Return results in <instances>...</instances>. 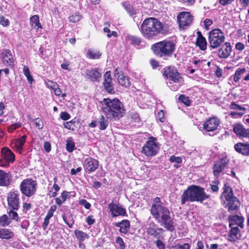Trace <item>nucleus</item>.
I'll return each instance as SVG.
<instances>
[{
    "instance_id": "obj_16",
    "label": "nucleus",
    "mask_w": 249,
    "mask_h": 249,
    "mask_svg": "<svg viewBox=\"0 0 249 249\" xmlns=\"http://www.w3.org/2000/svg\"><path fill=\"white\" fill-rule=\"evenodd\" d=\"M230 109L231 111L229 116L233 118H241L245 113L246 108L236 104L235 102H232L230 105Z\"/></svg>"
},
{
    "instance_id": "obj_55",
    "label": "nucleus",
    "mask_w": 249,
    "mask_h": 249,
    "mask_svg": "<svg viewBox=\"0 0 249 249\" xmlns=\"http://www.w3.org/2000/svg\"><path fill=\"white\" fill-rule=\"evenodd\" d=\"M34 121H35V124H36V126L39 130H41L42 129L43 127V123L42 121V120L39 118H36L34 120Z\"/></svg>"
},
{
    "instance_id": "obj_48",
    "label": "nucleus",
    "mask_w": 249,
    "mask_h": 249,
    "mask_svg": "<svg viewBox=\"0 0 249 249\" xmlns=\"http://www.w3.org/2000/svg\"><path fill=\"white\" fill-rule=\"evenodd\" d=\"M87 55L90 59H98L101 55V53L99 52H94L90 50H89L87 52Z\"/></svg>"
},
{
    "instance_id": "obj_46",
    "label": "nucleus",
    "mask_w": 249,
    "mask_h": 249,
    "mask_svg": "<svg viewBox=\"0 0 249 249\" xmlns=\"http://www.w3.org/2000/svg\"><path fill=\"white\" fill-rule=\"evenodd\" d=\"M76 121L74 119H72L70 121L64 123V126L67 129L74 131L76 126L75 125Z\"/></svg>"
},
{
    "instance_id": "obj_29",
    "label": "nucleus",
    "mask_w": 249,
    "mask_h": 249,
    "mask_svg": "<svg viewBox=\"0 0 249 249\" xmlns=\"http://www.w3.org/2000/svg\"><path fill=\"white\" fill-rule=\"evenodd\" d=\"M180 201L181 205H184L187 202H194L189 186L183 191L180 196Z\"/></svg>"
},
{
    "instance_id": "obj_49",
    "label": "nucleus",
    "mask_w": 249,
    "mask_h": 249,
    "mask_svg": "<svg viewBox=\"0 0 249 249\" xmlns=\"http://www.w3.org/2000/svg\"><path fill=\"white\" fill-rule=\"evenodd\" d=\"M179 101L183 103L187 107H189L191 104V100L189 99L188 97L185 96L183 94H181L178 97Z\"/></svg>"
},
{
    "instance_id": "obj_21",
    "label": "nucleus",
    "mask_w": 249,
    "mask_h": 249,
    "mask_svg": "<svg viewBox=\"0 0 249 249\" xmlns=\"http://www.w3.org/2000/svg\"><path fill=\"white\" fill-rule=\"evenodd\" d=\"M223 43V45L222 44L218 48V56L220 58L226 59L231 55L232 47L231 43L229 42H226Z\"/></svg>"
},
{
    "instance_id": "obj_1",
    "label": "nucleus",
    "mask_w": 249,
    "mask_h": 249,
    "mask_svg": "<svg viewBox=\"0 0 249 249\" xmlns=\"http://www.w3.org/2000/svg\"><path fill=\"white\" fill-rule=\"evenodd\" d=\"M150 213L166 231L173 232L175 230L174 218L171 215L169 209L164 206L159 197L154 198Z\"/></svg>"
},
{
    "instance_id": "obj_19",
    "label": "nucleus",
    "mask_w": 249,
    "mask_h": 249,
    "mask_svg": "<svg viewBox=\"0 0 249 249\" xmlns=\"http://www.w3.org/2000/svg\"><path fill=\"white\" fill-rule=\"evenodd\" d=\"M0 55L3 64L10 68L13 69L14 68V60L12 53L10 50L6 49L4 50Z\"/></svg>"
},
{
    "instance_id": "obj_36",
    "label": "nucleus",
    "mask_w": 249,
    "mask_h": 249,
    "mask_svg": "<svg viewBox=\"0 0 249 249\" xmlns=\"http://www.w3.org/2000/svg\"><path fill=\"white\" fill-rule=\"evenodd\" d=\"M126 40L131 45L136 47L140 45L142 41V39L135 35H128L126 36Z\"/></svg>"
},
{
    "instance_id": "obj_3",
    "label": "nucleus",
    "mask_w": 249,
    "mask_h": 249,
    "mask_svg": "<svg viewBox=\"0 0 249 249\" xmlns=\"http://www.w3.org/2000/svg\"><path fill=\"white\" fill-rule=\"evenodd\" d=\"M140 31L144 38L150 40L159 34H167L169 29L167 25L163 24L157 18H148L143 21Z\"/></svg>"
},
{
    "instance_id": "obj_45",
    "label": "nucleus",
    "mask_w": 249,
    "mask_h": 249,
    "mask_svg": "<svg viewBox=\"0 0 249 249\" xmlns=\"http://www.w3.org/2000/svg\"><path fill=\"white\" fill-rule=\"evenodd\" d=\"M11 221L6 214H3L0 216V226L3 227H5L8 226Z\"/></svg>"
},
{
    "instance_id": "obj_42",
    "label": "nucleus",
    "mask_w": 249,
    "mask_h": 249,
    "mask_svg": "<svg viewBox=\"0 0 249 249\" xmlns=\"http://www.w3.org/2000/svg\"><path fill=\"white\" fill-rule=\"evenodd\" d=\"M122 5L129 14L130 15H134L136 14V12L135 9L134 8L133 6L129 3L128 1L123 2L122 3Z\"/></svg>"
},
{
    "instance_id": "obj_52",
    "label": "nucleus",
    "mask_w": 249,
    "mask_h": 249,
    "mask_svg": "<svg viewBox=\"0 0 249 249\" xmlns=\"http://www.w3.org/2000/svg\"><path fill=\"white\" fill-rule=\"evenodd\" d=\"M129 117L132 121L135 122H140L141 121L139 114L136 112H131L130 113Z\"/></svg>"
},
{
    "instance_id": "obj_26",
    "label": "nucleus",
    "mask_w": 249,
    "mask_h": 249,
    "mask_svg": "<svg viewBox=\"0 0 249 249\" xmlns=\"http://www.w3.org/2000/svg\"><path fill=\"white\" fill-rule=\"evenodd\" d=\"M114 226L119 227V230L121 234L126 235L128 233L130 229V223L127 219L122 220L121 222H118L114 224Z\"/></svg>"
},
{
    "instance_id": "obj_62",
    "label": "nucleus",
    "mask_w": 249,
    "mask_h": 249,
    "mask_svg": "<svg viewBox=\"0 0 249 249\" xmlns=\"http://www.w3.org/2000/svg\"><path fill=\"white\" fill-rule=\"evenodd\" d=\"M53 92L54 94L57 96H59L61 95L62 97L63 98L65 97L66 96V93H62V91L61 89L59 88V86H58L55 89H54Z\"/></svg>"
},
{
    "instance_id": "obj_34",
    "label": "nucleus",
    "mask_w": 249,
    "mask_h": 249,
    "mask_svg": "<svg viewBox=\"0 0 249 249\" xmlns=\"http://www.w3.org/2000/svg\"><path fill=\"white\" fill-rule=\"evenodd\" d=\"M223 189V192L222 193V196H223L226 201L230 200L231 199L235 197L233 195L232 188L228 183L224 184Z\"/></svg>"
},
{
    "instance_id": "obj_41",
    "label": "nucleus",
    "mask_w": 249,
    "mask_h": 249,
    "mask_svg": "<svg viewBox=\"0 0 249 249\" xmlns=\"http://www.w3.org/2000/svg\"><path fill=\"white\" fill-rule=\"evenodd\" d=\"M19 209V208H16L15 209H12L11 208H8L9 210L7 213L9 215V217L11 219L14 220L17 222H18L19 220V218L18 213L17 211Z\"/></svg>"
},
{
    "instance_id": "obj_10",
    "label": "nucleus",
    "mask_w": 249,
    "mask_h": 249,
    "mask_svg": "<svg viewBox=\"0 0 249 249\" xmlns=\"http://www.w3.org/2000/svg\"><path fill=\"white\" fill-rule=\"evenodd\" d=\"M15 160V155L7 147H3L1 149L0 156V166L7 167L10 163H13Z\"/></svg>"
},
{
    "instance_id": "obj_14",
    "label": "nucleus",
    "mask_w": 249,
    "mask_h": 249,
    "mask_svg": "<svg viewBox=\"0 0 249 249\" xmlns=\"http://www.w3.org/2000/svg\"><path fill=\"white\" fill-rule=\"evenodd\" d=\"M179 27L185 29L189 26L193 22V17L190 12H182L177 16Z\"/></svg>"
},
{
    "instance_id": "obj_17",
    "label": "nucleus",
    "mask_w": 249,
    "mask_h": 249,
    "mask_svg": "<svg viewBox=\"0 0 249 249\" xmlns=\"http://www.w3.org/2000/svg\"><path fill=\"white\" fill-rule=\"evenodd\" d=\"M220 121L216 117H212L207 120L203 124V128L206 132L213 131L217 129Z\"/></svg>"
},
{
    "instance_id": "obj_25",
    "label": "nucleus",
    "mask_w": 249,
    "mask_h": 249,
    "mask_svg": "<svg viewBox=\"0 0 249 249\" xmlns=\"http://www.w3.org/2000/svg\"><path fill=\"white\" fill-rule=\"evenodd\" d=\"M115 74L117 76L118 81L121 85L126 88L130 86V82L129 78L124 76L118 67L116 68L115 70Z\"/></svg>"
},
{
    "instance_id": "obj_59",
    "label": "nucleus",
    "mask_w": 249,
    "mask_h": 249,
    "mask_svg": "<svg viewBox=\"0 0 249 249\" xmlns=\"http://www.w3.org/2000/svg\"><path fill=\"white\" fill-rule=\"evenodd\" d=\"M0 24L5 27L8 26L9 25V21L4 16H1L0 17Z\"/></svg>"
},
{
    "instance_id": "obj_40",
    "label": "nucleus",
    "mask_w": 249,
    "mask_h": 249,
    "mask_svg": "<svg viewBox=\"0 0 249 249\" xmlns=\"http://www.w3.org/2000/svg\"><path fill=\"white\" fill-rule=\"evenodd\" d=\"M74 235L79 242L84 241L86 239L89 238V235L82 231L76 230L74 231Z\"/></svg>"
},
{
    "instance_id": "obj_38",
    "label": "nucleus",
    "mask_w": 249,
    "mask_h": 249,
    "mask_svg": "<svg viewBox=\"0 0 249 249\" xmlns=\"http://www.w3.org/2000/svg\"><path fill=\"white\" fill-rule=\"evenodd\" d=\"M30 25L32 28L36 29L38 31L39 29H42V27L39 22V16L37 15H34L30 18Z\"/></svg>"
},
{
    "instance_id": "obj_4",
    "label": "nucleus",
    "mask_w": 249,
    "mask_h": 249,
    "mask_svg": "<svg viewBox=\"0 0 249 249\" xmlns=\"http://www.w3.org/2000/svg\"><path fill=\"white\" fill-rule=\"evenodd\" d=\"M176 48V43L173 40L164 39L152 44L151 50L158 58L168 60L172 57Z\"/></svg>"
},
{
    "instance_id": "obj_61",
    "label": "nucleus",
    "mask_w": 249,
    "mask_h": 249,
    "mask_svg": "<svg viewBox=\"0 0 249 249\" xmlns=\"http://www.w3.org/2000/svg\"><path fill=\"white\" fill-rule=\"evenodd\" d=\"M170 160L172 162H175L177 163H180L182 162V159L180 157H176L172 155L170 158Z\"/></svg>"
},
{
    "instance_id": "obj_47",
    "label": "nucleus",
    "mask_w": 249,
    "mask_h": 249,
    "mask_svg": "<svg viewBox=\"0 0 249 249\" xmlns=\"http://www.w3.org/2000/svg\"><path fill=\"white\" fill-rule=\"evenodd\" d=\"M66 148L69 152H72L75 149V143L73 142L71 137L68 139L66 141Z\"/></svg>"
},
{
    "instance_id": "obj_8",
    "label": "nucleus",
    "mask_w": 249,
    "mask_h": 249,
    "mask_svg": "<svg viewBox=\"0 0 249 249\" xmlns=\"http://www.w3.org/2000/svg\"><path fill=\"white\" fill-rule=\"evenodd\" d=\"M157 139L152 136L149 137L142 146L141 153L148 157H154L159 152V147L156 142Z\"/></svg>"
},
{
    "instance_id": "obj_63",
    "label": "nucleus",
    "mask_w": 249,
    "mask_h": 249,
    "mask_svg": "<svg viewBox=\"0 0 249 249\" xmlns=\"http://www.w3.org/2000/svg\"><path fill=\"white\" fill-rule=\"evenodd\" d=\"M79 203L80 204L84 206L86 209H89L91 207L90 204L85 199H81L79 201Z\"/></svg>"
},
{
    "instance_id": "obj_20",
    "label": "nucleus",
    "mask_w": 249,
    "mask_h": 249,
    "mask_svg": "<svg viewBox=\"0 0 249 249\" xmlns=\"http://www.w3.org/2000/svg\"><path fill=\"white\" fill-rule=\"evenodd\" d=\"M103 85L105 89L108 93L113 94L115 92L110 71H107L104 74V80Z\"/></svg>"
},
{
    "instance_id": "obj_56",
    "label": "nucleus",
    "mask_w": 249,
    "mask_h": 249,
    "mask_svg": "<svg viewBox=\"0 0 249 249\" xmlns=\"http://www.w3.org/2000/svg\"><path fill=\"white\" fill-rule=\"evenodd\" d=\"M116 243L119 245L120 249H125V245L124 242L123 238L121 237L118 236L116 239Z\"/></svg>"
},
{
    "instance_id": "obj_15",
    "label": "nucleus",
    "mask_w": 249,
    "mask_h": 249,
    "mask_svg": "<svg viewBox=\"0 0 249 249\" xmlns=\"http://www.w3.org/2000/svg\"><path fill=\"white\" fill-rule=\"evenodd\" d=\"M99 161L91 157H89L84 160L83 168L86 172L90 173L96 170L99 166Z\"/></svg>"
},
{
    "instance_id": "obj_28",
    "label": "nucleus",
    "mask_w": 249,
    "mask_h": 249,
    "mask_svg": "<svg viewBox=\"0 0 249 249\" xmlns=\"http://www.w3.org/2000/svg\"><path fill=\"white\" fill-rule=\"evenodd\" d=\"M197 38L195 44L201 51H205L207 47V42L204 36H203L200 31L196 32Z\"/></svg>"
},
{
    "instance_id": "obj_50",
    "label": "nucleus",
    "mask_w": 249,
    "mask_h": 249,
    "mask_svg": "<svg viewBox=\"0 0 249 249\" xmlns=\"http://www.w3.org/2000/svg\"><path fill=\"white\" fill-rule=\"evenodd\" d=\"M53 188L54 190L53 192H52L51 190L48 191V195L50 197H53L56 196L57 195V192H58L60 189V187L57 183H53Z\"/></svg>"
},
{
    "instance_id": "obj_9",
    "label": "nucleus",
    "mask_w": 249,
    "mask_h": 249,
    "mask_svg": "<svg viewBox=\"0 0 249 249\" xmlns=\"http://www.w3.org/2000/svg\"><path fill=\"white\" fill-rule=\"evenodd\" d=\"M189 186L194 202L202 203L210 197V195L205 193L203 187L196 185H191Z\"/></svg>"
},
{
    "instance_id": "obj_31",
    "label": "nucleus",
    "mask_w": 249,
    "mask_h": 249,
    "mask_svg": "<svg viewBox=\"0 0 249 249\" xmlns=\"http://www.w3.org/2000/svg\"><path fill=\"white\" fill-rule=\"evenodd\" d=\"M233 131L235 134L239 137H249V129H246L243 125L240 124H236L234 125Z\"/></svg>"
},
{
    "instance_id": "obj_2",
    "label": "nucleus",
    "mask_w": 249,
    "mask_h": 249,
    "mask_svg": "<svg viewBox=\"0 0 249 249\" xmlns=\"http://www.w3.org/2000/svg\"><path fill=\"white\" fill-rule=\"evenodd\" d=\"M101 111L106 119L110 121L119 120L125 114L123 104L118 98H104L101 102Z\"/></svg>"
},
{
    "instance_id": "obj_32",
    "label": "nucleus",
    "mask_w": 249,
    "mask_h": 249,
    "mask_svg": "<svg viewBox=\"0 0 249 249\" xmlns=\"http://www.w3.org/2000/svg\"><path fill=\"white\" fill-rule=\"evenodd\" d=\"M11 177L9 173L0 170V186L7 187L11 184Z\"/></svg>"
},
{
    "instance_id": "obj_22",
    "label": "nucleus",
    "mask_w": 249,
    "mask_h": 249,
    "mask_svg": "<svg viewBox=\"0 0 249 249\" xmlns=\"http://www.w3.org/2000/svg\"><path fill=\"white\" fill-rule=\"evenodd\" d=\"M102 74V70L99 68L88 70L86 72L87 78L93 82H99Z\"/></svg>"
},
{
    "instance_id": "obj_64",
    "label": "nucleus",
    "mask_w": 249,
    "mask_h": 249,
    "mask_svg": "<svg viewBox=\"0 0 249 249\" xmlns=\"http://www.w3.org/2000/svg\"><path fill=\"white\" fill-rule=\"evenodd\" d=\"M155 243L157 246V247L159 249H165V245L163 243L162 241H161L160 240H157V241H155Z\"/></svg>"
},
{
    "instance_id": "obj_57",
    "label": "nucleus",
    "mask_w": 249,
    "mask_h": 249,
    "mask_svg": "<svg viewBox=\"0 0 249 249\" xmlns=\"http://www.w3.org/2000/svg\"><path fill=\"white\" fill-rule=\"evenodd\" d=\"M86 222L89 226L93 225L95 222V220L94 218V216L93 215H88L86 218Z\"/></svg>"
},
{
    "instance_id": "obj_33",
    "label": "nucleus",
    "mask_w": 249,
    "mask_h": 249,
    "mask_svg": "<svg viewBox=\"0 0 249 249\" xmlns=\"http://www.w3.org/2000/svg\"><path fill=\"white\" fill-rule=\"evenodd\" d=\"M15 233L6 228H0V238L2 240H11L15 237Z\"/></svg>"
},
{
    "instance_id": "obj_39",
    "label": "nucleus",
    "mask_w": 249,
    "mask_h": 249,
    "mask_svg": "<svg viewBox=\"0 0 249 249\" xmlns=\"http://www.w3.org/2000/svg\"><path fill=\"white\" fill-rule=\"evenodd\" d=\"M71 192H69L67 191H63L61 194V199L59 197L55 198V202L56 203L59 205H62V203L65 202L67 199L69 198L70 196H69Z\"/></svg>"
},
{
    "instance_id": "obj_43",
    "label": "nucleus",
    "mask_w": 249,
    "mask_h": 249,
    "mask_svg": "<svg viewBox=\"0 0 249 249\" xmlns=\"http://www.w3.org/2000/svg\"><path fill=\"white\" fill-rule=\"evenodd\" d=\"M246 71V70L245 68H242V69L238 68L236 70V71L234 73V75L233 76V81L236 83L238 82L239 81V80L241 79V76L244 73H245Z\"/></svg>"
},
{
    "instance_id": "obj_23",
    "label": "nucleus",
    "mask_w": 249,
    "mask_h": 249,
    "mask_svg": "<svg viewBox=\"0 0 249 249\" xmlns=\"http://www.w3.org/2000/svg\"><path fill=\"white\" fill-rule=\"evenodd\" d=\"M229 227H239L241 229L244 228V218L238 215H230L228 217Z\"/></svg>"
},
{
    "instance_id": "obj_12",
    "label": "nucleus",
    "mask_w": 249,
    "mask_h": 249,
    "mask_svg": "<svg viewBox=\"0 0 249 249\" xmlns=\"http://www.w3.org/2000/svg\"><path fill=\"white\" fill-rule=\"evenodd\" d=\"M7 208L15 209L20 208V193L17 190H12L7 195Z\"/></svg>"
},
{
    "instance_id": "obj_60",
    "label": "nucleus",
    "mask_w": 249,
    "mask_h": 249,
    "mask_svg": "<svg viewBox=\"0 0 249 249\" xmlns=\"http://www.w3.org/2000/svg\"><path fill=\"white\" fill-rule=\"evenodd\" d=\"M46 84L48 87L52 89L53 90L55 89V88H56V87H57V86H58L56 82H53L51 80H48Z\"/></svg>"
},
{
    "instance_id": "obj_24",
    "label": "nucleus",
    "mask_w": 249,
    "mask_h": 249,
    "mask_svg": "<svg viewBox=\"0 0 249 249\" xmlns=\"http://www.w3.org/2000/svg\"><path fill=\"white\" fill-rule=\"evenodd\" d=\"M241 239L240 230L238 227L230 228L228 234V240L231 242H235Z\"/></svg>"
},
{
    "instance_id": "obj_7",
    "label": "nucleus",
    "mask_w": 249,
    "mask_h": 249,
    "mask_svg": "<svg viewBox=\"0 0 249 249\" xmlns=\"http://www.w3.org/2000/svg\"><path fill=\"white\" fill-rule=\"evenodd\" d=\"M19 189L22 195L28 197L32 196L36 191V182L31 178L24 179L21 182Z\"/></svg>"
},
{
    "instance_id": "obj_13",
    "label": "nucleus",
    "mask_w": 249,
    "mask_h": 249,
    "mask_svg": "<svg viewBox=\"0 0 249 249\" xmlns=\"http://www.w3.org/2000/svg\"><path fill=\"white\" fill-rule=\"evenodd\" d=\"M164 232L163 228H160L154 222L152 221L149 223L146 228V233L150 237L155 238H160Z\"/></svg>"
},
{
    "instance_id": "obj_5",
    "label": "nucleus",
    "mask_w": 249,
    "mask_h": 249,
    "mask_svg": "<svg viewBox=\"0 0 249 249\" xmlns=\"http://www.w3.org/2000/svg\"><path fill=\"white\" fill-rule=\"evenodd\" d=\"M162 73L165 79L169 81V87L173 91H177L179 87L175 85L174 83L182 85L184 83V79L178 70L173 66H168L164 67L162 70Z\"/></svg>"
},
{
    "instance_id": "obj_53",
    "label": "nucleus",
    "mask_w": 249,
    "mask_h": 249,
    "mask_svg": "<svg viewBox=\"0 0 249 249\" xmlns=\"http://www.w3.org/2000/svg\"><path fill=\"white\" fill-rule=\"evenodd\" d=\"M213 184H210V188L212 192H217L219 191L218 185L220 183L219 180L213 182Z\"/></svg>"
},
{
    "instance_id": "obj_30",
    "label": "nucleus",
    "mask_w": 249,
    "mask_h": 249,
    "mask_svg": "<svg viewBox=\"0 0 249 249\" xmlns=\"http://www.w3.org/2000/svg\"><path fill=\"white\" fill-rule=\"evenodd\" d=\"M180 201L181 205H184L187 202H194L189 186L183 191L180 196Z\"/></svg>"
},
{
    "instance_id": "obj_44",
    "label": "nucleus",
    "mask_w": 249,
    "mask_h": 249,
    "mask_svg": "<svg viewBox=\"0 0 249 249\" xmlns=\"http://www.w3.org/2000/svg\"><path fill=\"white\" fill-rule=\"evenodd\" d=\"M105 119V116L101 115L99 118V123L100 124L99 129L101 130H105L108 125V122Z\"/></svg>"
},
{
    "instance_id": "obj_37",
    "label": "nucleus",
    "mask_w": 249,
    "mask_h": 249,
    "mask_svg": "<svg viewBox=\"0 0 249 249\" xmlns=\"http://www.w3.org/2000/svg\"><path fill=\"white\" fill-rule=\"evenodd\" d=\"M27 138V136L26 135H23L21 137L17 139L15 141V146L16 148V150L19 153H21L23 146L26 142V140Z\"/></svg>"
},
{
    "instance_id": "obj_35",
    "label": "nucleus",
    "mask_w": 249,
    "mask_h": 249,
    "mask_svg": "<svg viewBox=\"0 0 249 249\" xmlns=\"http://www.w3.org/2000/svg\"><path fill=\"white\" fill-rule=\"evenodd\" d=\"M227 201L228 202L227 206L228 208V211L229 212L236 211L238 209L240 206V202L236 197Z\"/></svg>"
},
{
    "instance_id": "obj_54",
    "label": "nucleus",
    "mask_w": 249,
    "mask_h": 249,
    "mask_svg": "<svg viewBox=\"0 0 249 249\" xmlns=\"http://www.w3.org/2000/svg\"><path fill=\"white\" fill-rule=\"evenodd\" d=\"M56 209L57 207L55 205L51 206L45 217L51 218L53 216V213L56 211Z\"/></svg>"
},
{
    "instance_id": "obj_18",
    "label": "nucleus",
    "mask_w": 249,
    "mask_h": 249,
    "mask_svg": "<svg viewBox=\"0 0 249 249\" xmlns=\"http://www.w3.org/2000/svg\"><path fill=\"white\" fill-rule=\"evenodd\" d=\"M108 209L113 217L126 215L125 209L119 204H114L113 202H111L108 204Z\"/></svg>"
},
{
    "instance_id": "obj_58",
    "label": "nucleus",
    "mask_w": 249,
    "mask_h": 249,
    "mask_svg": "<svg viewBox=\"0 0 249 249\" xmlns=\"http://www.w3.org/2000/svg\"><path fill=\"white\" fill-rule=\"evenodd\" d=\"M190 249V246L189 244L185 243L183 244L182 246H173L170 248H169L168 249Z\"/></svg>"
},
{
    "instance_id": "obj_6",
    "label": "nucleus",
    "mask_w": 249,
    "mask_h": 249,
    "mask_svg": "<svg viewBox=\"0 0 249 249\" xmlns=\"http://www.w3.org/2000/svg\"><path fill=\"white\" fill-rule=\"evenodd\" d=\"M208 42L211 50L217 49L224 43L225 36L223 32L219 28H215L209 32Z\"/></svg>"
},
{
    "instance_id": "obj_51",
    "label": "nucleus",
    "mask_w": 249,
    "mask_h": 249,
    "mask_svg": "<svg viewBox=\"0 0 249 249\" xmlns=\"http://www.w3.org/2000/svg\"><path fill=\"white\" fill-rule=\"evenodd\" d=\"M70 20L71 22L76 23L78 22L81 18V16L79 13H75L71 14L69 17Z\"/></svg>"
},
{
    "instance_id": "obj_11",
    "label": "nucleus",
    "mask_w": 249,
    "mask_h": 249,
    "mask_svg": "<svg viewBox=\"0 0 249 249\" xmlns=\"http://www.w3.org/2000/svg\"><path fill=\"white\" fill-rule=\"evenodd\" d=\"M230 159L227 155H225L214 161L212 167L213 176L218 178L220 173L224 171Z\"/></svg>"
},
{
    "instance_id": "obj_27",
    "label": "nucleus",
    "mask_w": 249,
    "mask_h": 249,
    "mask_svg": "<svg viewBox=\"0 0 249 249\" xmlns=\"http://www.w3.org/2000/svg\"><path fill=\"white\" fill-rule=\"evenodd\" d=\"M234 148L239 154L249 156V143L248 142H238L234 144Z\"/></svg>"
}]
</instances>
